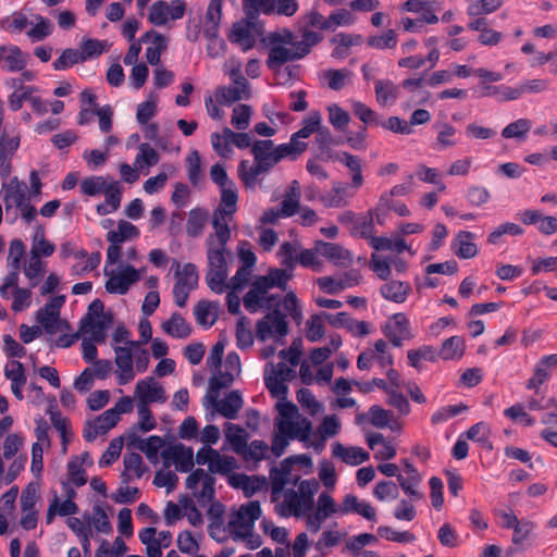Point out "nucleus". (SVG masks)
I'll return each instance as SVG.
<instances>
[{"instance_id": "nucleus-1", "label": "nucleus", "mask_w": 557, "mask_h": 557, "mask_svg": "<svg viewBox=\"0 0 557 557\" xmlns=\"http://www.w3.org/2000/svg\"><path fill=\"white\" fill-rule=\"evenodd\" d=\"M261 37L262 49H269L267 66L271 71H278L288 61L299 60L306 57L310 49L318 45L324 37Z\"/></svg>"}, {"instance_id": "nucleus-2", "label": "nucleus", "mask_w": 557, "mask_h": 557, "mask_svg": "<svg viewBox=\"0 0 557 557\" xmlns=\"http://www.w3.org/2000/svg\"><path fill=\"white\" fill-rule=\"evenodd\" d=\"M276 0H243L245 18L234 23L230 35H281L277 32L265 34L260 12L270 15L275 11Z\"/></svg>"}, {"instance_id": "nucleus-3", "label": "nucleus", "mask_w": 557, "mask_h": 557, "mask_svg": "<svg viewBox=\"0 0 557 557\" xmlns=\"http://www.w3.org/2000/svg\"><path fill=\"white\" fill-rule=\"evenodd\" d=\"M28 26L30 28L26 35H50L53 30V24L49 18L23 10L0 20V29L5 33H22Z\"/></svg>"}, {"instance_id": "nucleus-4", "label": "nucleus", "mask_w": 557, "mask_h": 557, "mask_svg": "<svg viewBox=\"0 0 557 557\" xmlns=\"http://www.w3.org/2000/svg\"><path fill=\"white\" fill-rule=\"evenodd\" d=\"M185 12L186 3L183 0H173L170 3L163 0H158L151 5L148 20L156 26H162L169 21L182 18Z\"/></svg>"}, {"instance_id": "nucleus-5", "label": "nucleus", "mask_w": 557, "mask_h": 557, "mask_svg": "<svg viewBox=\"0 0 557 557\" xmlns=\"http://www.w3.org/2000/svg\"><path fill=\"white\" fill-rule=\"evenodd\" d=\"M248 437L249 434L240 425L231 422L225 423V438L231 444L232 449L245 460L261 461V455L256 456L249 451Z\"/></svg>"}, {"instance_id": "nucleus-6", "label": "nucleus", "mask_w": 557, "mask_h": 557, "mask_svg": "<svg viewBox=\"0 0 557 557\" xmlns=\"http://www.w3.org/2000/svg\"><path fill=\"white\" fill-rule=\"evenodd\" d=\"M272 326L280 336L288 334V323L285 320L283 312L275 308L269 312L263 319L259 320L256 325V334L260 341H265L272 333Z\"/></svg>"}, {"instance_id": "nucleus-7", "label": "nucleus", "mask_w": 557, "mask_h": 557, "mask_svg": "<svg viewBox=\"0 0 557 557\" xmlns=\"http://www.w3.org/2000/svg\"><path fill=\"white\" fill-rule=\"evenodd\" d=\"M314 250L335 265L346 268L352 263L351 252L338 244L317 240Z\"/></svg>"}, {"instance_id": "nucleus-8", "label": "nucleus", "mask_w": 557, "mask_h": 557, "mask_svg": "<svg viewBox=\"0 0 557 557\" xmlns=\"http://www.w3.org/2000/svg\"><path fill=\"white\" fill-rule=\"evenodd\" d=\"M140 280V273L135 267L126 265L117 275H112L104 284L110 294L125 295L129 287Z\"/></svg>"}, {"instance_id": "nucleus-9", "label": "nucleus", "mask_w": 557, "mask_h": 557, "mask_svg": "<svg viewBox=\"0 0 557 557\" xmlns=\"http://www.w3.org/2000/svg\"><path fill=\"white\" fill-rule=\"evenodd\" d=\"M135 394L138 396L139 401L148 405L151 403H164L166 400L164 388L157 383L153 377L138 381L135 387Z\"/></svg>"}, {"instance_id": "nucleus-10", "label": "nucleus", "mask_w": 557, "mask_h": 557, "mask_svg": "<svg viewBox=\"0 0 557 557\" xmlns=\"http://www.w3.org/2000/svg\"><path fill=\"white\" fill-rule=\"evenodd\" d=\"M210 405L224 418L233 420L237 418L239 410L244 406V400L239 391H231L222 400L212 396Z\"/></svg>"}, {"instance_id": "nucleus-11", "label": "nucleus", "mask_w": 557, "mask_h": 557, "mask_svg": "<svg viewBox=\"0 0 557 557\" xmlns=\"http://www.w3.org/2000/svg\"><path fill=\"white\" fill-rule=\"evenodd\" d=\"M333 457L341 458L343 462L350 466H358L366 462L370 458V454L361 447H345L343 444L335 442L332 444Z\"/></svg>"}, {"instance_id": "nucleus-12", "label": "nucleus", "mask_w": 557, "mask_h": 557, "mask_svg": "<svg viewBox=\"0 0 557 557\" xmlns=\"http://www.w3.org/2000/svg\"><path fill=\"white\" fill-rule=\"evenodd\" d=\"M474 234L469 231H460L451 243L454 253L460 259H470L478 255V247L472 242Z\"/></svg>"}, {"instance_id": "nucleus-13", "label": "nucleus", "mask_w": 557, "mask_h": 557, "mask_svg": "<svg viewBox=\"0 0 557 557\" xmlns=\"http://www.w3.org/2000/svg\"><path fill=\"white\" fill-rule=\"evenodd\" d=\"M277 428L282 433L286 432L290 440L298 438L308 445L312 431V422L307 418H302L300 424L293 421H286L277 424Z\"/></svg>"}, {"instance_id": "nucleus-14", "label": "nucleus", "mask_w": 557, "mask_h": 557, "mask_svg": "<svg viewBox=\"0 0 557 557\" xmlns=\"http://www.w3.org/2000/svg\"><path fill=\"white\" fill-rule=\"evenodd\" d=\"M218 302L202 299L194 307V315L199 325L210 327L218 319Z\"/></svg>"}, {"instance_id": "nucleus-15", "label": "nucleus", "mask_w": 557, "mask_h": 557, "mask_svg": "<svg viewBox=\"0 0 557 557\" xmlns=\"http://www.w3.org/2000/svg\"><path fill=\"white\" fill-rule=\"evenodd\" d=\"M163 332L174 338H187L193 332L190 324L178 312H173L171 318L161 325Z\"/></svg>"}, {"instance_id": "nucleus-16", "label": "nucleus", "mask_w": 557, "mask_h": 557, "mask_svg": "<svg viewBox=\"0 0 557 557\" xmlns=\"http://www.w3.org/2000/svg\"><path fill=\"white\" fill-rule=\"evenodd\" d=\"M330 159L336 160L345 164L351 172V186L355 188H359L363 184L362 169H361V160L359 157L354 156L347 151L342 152V154H331L327 156Z\"/></svg>"}, {"instance_id": "nucleus-17", "label": "nucleus", "mask_w": 557, "mask_h": 557, "mask_svg": "<svg viewBox=\"0 0 557 557\" xmlns=\"http://www.w3.org/2000/svg\"><path fill=\"white\" fill-rule=\"evenodd\" d=\"M466 351V342L462 336H450L445 339L438 350V356L443 360H460Z\"/></svg>"}, {"instance_id": "nucleus-18", "label": "nucleus", "mask_w": 557, "mask_h": 557, "mask_svg": "<svg viewBox=\"0 0 557 557\" xmlns=\"http://www.w3.org/2000/svg\"><path fill=\"white\" fill-rule=\"evenodd\" d=\"M106 200L96 207L99 215H107L120 208L122 200V189L119 182H112L108 185V191L104 194Z\"/></svg>"}, {"instance_id": "nucleus-19", "label": "nucleus", "mask_w": 557, "mask_h": 557, "mask_svg": "<svg viewBox=\"0 0 557 557\" xmlns=\"http://www.w3.org/2000/svg\"><path fill=\"white\" fill-rule=\"evenodd\" d=\"M222 18V0H210L205 15V35H218Z\"/></svg>"}, {"instance_id": "nucleus-20", "label": "nucleus", "mask_w": 557, "mask_h": 557, "mask_svg": "<svg viewBox=\"0 0 557 557\" xmlns=\"http://www.w3.org/2000/svg\"><path fill=\"white\" fill-rule=\"evenodd\" d=\"M374 89L376 100L382 106H391L398 98L399 87L389 79H377Z\"/></svg>"}, {"instance_id": "nucleus-21", "label": "nucleus", "mask_w": 557, "mask_h": 557, "mask_svg": "<svg viewBox=\"0 0 557 557\" xmlns=\"http://www.w3.org/2000/svg\"><path fill=\"white\" fill-rule=\"evenodd\" d=\"M208 220V211L203 208H194L188 213L186 223V233L190 237H197L201 234Z\"/></svg>"}, {"instance_id": "nucleus-22", "label": "nucleus", "mask_w": 557, "mask_h": 557, "mask_svg": "<svg viewBox=\"0 0 557 557\" xmlns=\"http://www.w3.org/2000/svg\"><path fill=\"white\" fill-rule=\"evenodd\" d=\"M112 44L108 40H97L88 38L82 42L81 54L85 61L100 57L102 53L108 52Z\"/></svg>"}, {"instance_id": "nucleus-23", "label": "nucleus", "mask_w": 557, "mask_h": 557, "mask_svg": "<svg viewBox=\"0 0 557 557\" xmlns=\"http://www.w3.org/2000/svg\"><path fill=\"white\" fill-rule=\"evenodd\" d=\"M176 449L177 454L174 461L175 470L181 473L190 472L195 467L193 447L177 443Z\"/></svg>"}, {"instance_id": "nucleus-24", "label": "nucleus", "mask_w": 557, "mask_h": 557, "mask_svg": "<svg viewBox=\"0 0 557 557\" xmlns=\"http://www.w3.org/2000/svg\"><path fill=\"white\" fill-rule=\"evenodd\" d=\"M363 42L362 37H332L331 44L334 45L332 57L335 59H345L350 54V48L360 46Z\"/></svg>"}, {"instance_id": "nucleus-25", "label": "nucleus", "mask_w": 557, "mask_h": 557, "mask_svg": "<svg viewBox=\"0 0 557 557\" xmlns=\"http://www.w3.org/2000/svg\"><path fill=\"white\" fill-rule=\"evenodd\" d=\"M24 274L30 280V287H35L38 284V280L44 276V263L36 250H30V260L24 267Z\"/></svg>"}, {"instance_id": "nucleus-26", "label": "nucleus", "mask_w": 557, "mask_h": 557, "mask_svg": "<svg viewBox=\"0 0 557 557\" xmlns=\"http://www.w3.org/2000/svg\"><path fill=\"white\" fill-rule=\"evenodd\" d=\"M307 147H308V144L305 141L293 143L290 140V143H288V144H282V145H278L277 147H274L273 159H274V161H278V162L286 157H292L293 159H295L297 156H299L304 151H306Z\"/></svg>"}, {"instance_id": "nucleus-27", "label": "nucleus", "mask_w": 557, "mask_h": 557, "mask_svg": "<svg viewBox=\"0 0 557 557\" xmlns=\"http://www.w3.org/2000/svg\"><path fill=\"white\" fill-rule=\"evenodd\" d=\"M289 495L292 496L290 509L287 512L283 506H278L276 508V511L278 512L280 516L287 517L289 515H294L298 517L300 515L299 507H304L305 509L313 508V497L306 498V496H299L293 490L289 491Z\"/></svg>"}, {"instance_id": "nucleus-28", "label": "nucleus", "mask_w": 557, "mask_h": 557, "mask_svg": "<svg viewBox=\"0 0 557 557\" xmlns=\"http://www.w3.org/2000/svg\"><path fill=\"white\" fill-rule=\"evenodd\" d=\"M370 245L375 250H391L396 251L398 253L408 249L407 244L404 238L392 239L388 237L380 236V237H371Z\"/></svg>"}, {"instance_id": "nucleus-29", "label": "nucleus", "mask_w": 557, "mask_h": 557, "mask_svg": "<svg viewBox=\"0 0 557 557\" xmlns=\"http://www.w3.org/2000/svg\"><path fill=\"white\" fill-rule=\"evenodd\" d=\"M250 321L242 315L236 324V344L239 349H247L253 345L252 332L248 329Z\"/></svg>"}, {"instance_id": "nucleus-30", "label": "nucleus", "mask_w": 557, "mask_h": 557, "mask_svg": "<svg viewBox=\"0 0 557 557\" xmlns=\"http://www.w3.org/2000/svg\"><path fill=\"white\" fill-rule=\"evenodd\" d=\"M271 367H272L271 374L264 375L265 387L269 389V392L271 393V395L273 397H278V398L285 399L287 396V393H288V387L284 383V381H282L277 376L276 370L274 369V366L272 363H271Z\"/></svg>"}, {"instance_id": "nucleus-31", "label": "nucleus", "mask_w": 557, "mask_h": 557, "mask_svg": "<svg viewBox=\"0 0 557 557\" xmlns=\"http://www.w3.org/2000/svg\"><path fill=\"white\" fill-rule=\"evenodd\" d=\"M271 367H272L271 374L264 375L265 387L269 389V392L271 393V395L273 397H278V398L285 399L287 396V393H288V387L284 383V381H282L277 376L276 370L274 369V366L272 363H271Z\"/></svg>"}, {"instance_id": "nucleus-32", "label": "nucleus", "mask_w": 557, "mask_h": 557, "mask_svg": "<svg viewBox=\"0 0 557 557\" xmlns=\"http://www.w3.org/2000/svg\"><path fill=\"white\" fill-rule=\"evenodd\" d=\"M215 98L221 104H231L240 99H249L250 91H247L245 95L242 94L239 87H226L219 86L215 89Z\"/></svg>"}, {"instance_id": "nucleus-33", "label": "nucleus", "mask_w": 557, "mask_h": 557, "mask_svg": "<svg viewBox=\"0 0 557 557\" xmlns=\"http://www.w3.org/2000/svg\"><path fill=\"white\" fill-rule=\"evenodd\" d=\"M216 457H213L212 462H210V467H208V471L213 474L228 475L230 472L236 467V461L234 457L221 455L218 451Z\"/></svg>"}, {"instance_id": "nucleus-34", "label": "nucleus", "mask_w": 557, "mask_h": 557, "mask_svg": "<svg viewBox=\"0 0 557 557\" xmlns=\"http://www.w3.org/2000/svg\"><path fill=\"white\" fill-rule=\"evenodd\" d=\"M248 166V161L243 160L238 165V176L246 187H252L256 185L257 178L260 174L267 173L262 165H259L255 162V165L250 166L249 170H246Z\"/></svg>"}, {"instance_id": "nucleus-35", "label": "nucleus", "mask_w": 557, "mask_h": 557, "mask_svg": "<svg viewBox=\"0 0 557 557\" xmlns=\"http://www.w3.org/2000/svg\"><path fill=\"white\" fill-rule=\"evenodd\" d=\"M531 128V121L528 119H519L508 124L503 131L502 136L504 138H516L522 140L525 138L528 132Z\"/></svg>"}, {"instance_id": "nucleus-36", "label": "nucleus", "mask_w": 557, "mask_h": 557, "mask_svg": "<svg viewBox=\"0 0 557 557\" xmlns=\"http://www.w3.org/2000/svg\"><path fill=\"white\" fill-rule=\"evenodd\" d=\"M84 60L78 49H65L61 53V55L55 59L52 63V66L55 71L66 70L77 63H83Z\"/></svg>"}, {"instance_id": "nucleus-37", "label": "nucleus", "mask_w": 557, "mask_h": 557, "mask_svg": "<svg viewBox=\"0 0 557 557\" xmlns=\"http://www.w3.org/2000/svg\"><path fill=\"white\" fill-rule=\"evenodd\" d=\"M381 295L392 301L403 302L406 299V286L398 281H392L381 286Z\"/></svg>"}, {"instance_id": "nucleus-38", "label": "nucleus", "mask_w": 557, "mask_h": 557, "mask_svg": "<svg viewBox=\"0 0 557 557\" xmlns=\"http://www.w3.org/2000/svg\"><path fill=\"white\" fill-rule=\"evenodd\" d=\"M504 0H478L471 2L467 12L469 16L490 14L503 5Z\"/></svg>"}, {"instance_id": "nucleus-39", "label": "nucleus", "mask_w": 557, "mask_h": 557, "mask_svg": "<svg viewBox=\"0 0 557 557\" xmlns=\"http://www.w3.org/2000/svg\"><path fill=\"white\" fill-rule=\"evenodd\" d=\"M27 55H24L17 46H11L8 48L5 55V69L10 72L22 71L27 63Z\"/></svg>"}, {"instance_id": "nucleus-40", "label": "nucleus", "mask_w": 557, "mask_h": 557, "mask_svg": "<svg viewBox=\"0 0 557 557\" xmlns=\"http://www.w3.org/2000/svg\"><path fill=\"white\" fill-rule=\"evenodd\" d=\"M468 409L469 407L462 403L442 407L432 414L431 422L433 424L445 422L450 418L466 412Z\"/></svg>"}, {"instance_id": "nucleus-41", "label": "nucleus", "mask_w": 557, "mask_h": 557, "mask_svg": "<svg viewBox=\"0 0 557 557\" xmlns=\"http://www.w3.org/2000/svg\"><path fill=\"white\" fill-rule=\"evenodd\" d=\"M238 200L237 190L233 182H230V185L221 188V202L222 205L230 208V210L218 209L220 215L224 214H233L236 211V205Z\"/></svg>"}, {"instance_id": "nucleus-42", "label": "nucleus", "mask_w": 557, "mask_h": 557, "mask_svg": "<svg viewBox=\"0 0 557 557\" xmlns=\"http://www.w3.org/2000/svg\"><path fill=\"white\" fill-rule=\"evenodd\" d=\"M108 185L102 176H91L84 178L81 183L82 193L87 196H96L108 191Z\"/></svg>"}, {"instance_id": "nucleus-43", "label": "nucleus", "mask_w": 557, "mask_h": 557, "mask_svg": "<svg viewBox=\"0 0 557 557\" xmlns=\"http://www.w3.org/2000/svg\"><path fill=\"white\" fill-rule=\"evenodd\" d=\"M104 312V305L99 298L94 299L89 306L85 317L79 321V331L87 332V326H91L96 318H99Z\"/></svg>"}, {"instance_id": "nucleus-44", "label": "nucleus", "mask_w": 557, "mask_h": 557, "mask_svg": "<svg viewBox=\"0 0 557 557\" xmlns=\"http://www.w3.org/2000/svg\"><path fill=\"white\" fill-rule=\"evenodd\" d=\"M215 483L216 479L214 475L207 478V480L202 482V488L193 492V496L202 507H205L207 503L214 500L216 494Z\"/></svg>"}, {"instance_id": "nucleus-45", "label": "nucleus", "mask_w": 557, "mask_h": 557, "mask_svg": "<svg viewBox=\"0 0 557 557\" xmlns=\"http://www.w3.org/2000/svg\"><path fill=\"white\" fill-rule=\"evenodd\" d=\"M322 312L320 314H312L307 321L306 337L309 342L315 343L320 341L325 334V327L322 323Z\"/></svg>"}, {"instance_id": "nucleus-46", "label": "nucleus", "mask_w": 557, "mask_h": 557, "mask_svg": "<svg viewBox=\"0 0 557 557\" xmlns=\"http://www.w3.org/2000/svg\"><path fill=\"white\" fill-rule=\"evenodd\" d=\"M252 114V109L248 104H237L232 114V125L240 131H244L248 127L250 117Z\"/></svg>"}, {"instance_id": "nucleus-47", "label": "nucleus", "mask_w": 557, "mask_h": 557, "mask_svg": "<svg viewBox=\"0 0 557 557\" xmlns=\"http://www.w3.org/2000/svg\"><path fill=\"white\" fill-rule=\"evenodd\" d=\"M226 277L227 271L225 270L208 269L206 274V282L213 293L222 294L226 287Z\"/></svg>"}, {"instance_id": "nucleus-48", "label": "nucleus", "mask_w": 557, "mask_h": 557, "mask_svg": "<svg viewBox=\"0 0 557 557\" xmlns=\"http://www.w3.org/2000/svg\"><path fill=\"white\" fill-rule=\"evenodd\" d=\"M352 112L364 124L375 126H379L381 124V117L377 115V113L360 101L354 102Z\"/></svg>"}, {"instance_id": "nucleus-49", "label": "nucleus", "mask_w": 557, "mask_h": 557, "mask_svg": "<svg viewBox=\"0 0 557 557\" xmlns=\"http://www.w3.org/2000/svg\"><path fill=\"white\" fill-rule=\"evenodd\" d=\"M123 437L113 438L99 459L100 467L111 466L121 455Z\"/></svg>"}, {"instance_id": "nucleus-50", "label": "nucleus", "mask_w": 557, "mask_h": 557, "mask_svg": "<svg viewBox=\"0 0 557 557\" xmlns=\"http://www.w3.org/2000/svg\"><path fill=\"white\" fill-rule=\"evenodd\" d=\"M330 123L339 131H343L349 123L350 116L347 111L338 104L333 103L327 107Z\"/></svg>"}, {"instance_id": "nucleus-51", "label": "nucleus", "mask_w": 557, "mask_h": 557, "mask_svg": "<svg viewBox=\"0 0 557 557\" xmlns=\"http://www.w3.org/2000/svg\"><path fill=\"white\" fill-rule=\"evenodd\" d=\"M297 400L306 409H308L311 416L317 414L322 408L312 392L309 388L302 387L297 391Z\"/></svg>"}, {"instance_id": "nucleus-52", "label": "nucleus", "mask_w": 557, "mask_h": 557, "mask_svg": "<svg viewBox=\"0 0 557 557\" xmlns=\"http://www.w3.org/2000/svg\"><path fill=\"white\" fill-rule=\"evenodd\" d=\"M143 447L139 450L143 451L150 461H156L158 458L159 449L165 445L162 437L158 435H150L147 441L140 442Z\"/></svg>"}, {"instance_id": "nucleus-53", "label": "nucleus", "mask_w": 557, "mask_h": 557, "mask_svg": "<svg viewBox=\"0 0 557 557\" xmlns=\"http://www.w3.org/2000/svg\"><path fill=\"white\" fill-rule=\"evenodd\" d=\"M239 510L246 518L247 530H251L255 525V522L261 517L262 509L259 500H251L247 504H243L239 507Z\"/></svg>"}, {"instance_id": "nucleus-54", "label": "nucleus", "mask_w": 557, "mask_h": 557, "mask_svg": "<svg viewBox=\"0 0 557 557\" xmlns=\"http://www.w3.org/2000/svg\"><path fill=\"white\" fill-rule=\"evenodd\" d=\"M125 471H134L137 479H140L147 471L143 457L138 453H128L124 455Z\"/></svg>"}, {"instance_id": "nucleus-55", "label": "nucleus", "mask_w": 557, "mask_h": 557, "mask_svg": "<svg viewBox=\"0 0 557 557\" xmlns=\"http://www.w3.org/2000/svg\"><path fill=\"white\" fill-rule=\"evenodd\" d=\"M377 534L381 536V537H384L388 541H393V542H397V543H407V542H412L416 540V536L414 534L408 532V531H404V532H398V531H395L393 530L391 527H387V525H381L377 528Z\"/></svg>"}, {"instance_id": "nucleus-56", "label": "nucleus", "mask_w": 557, "mask_h": 557, "mask_svg": "<svg viewBox=\"0 0 557 557\" xmlns=\"http://www.w3.org/2000/svg\"><path fill=\"white\" fill-rule=\"evenodd\" d=\"M466 198L471 206L480 207L488 202L491 194L485 187L473 185L467 189Z\"/></svg>"}, {"instance_id": "nucleus-57", "label": "nucleus", "mask_w": 557, "mask_h": 557, "mask_svg": "<svg viewBox=\"0 0 557 557\" xmlns=\"http://www.w3.org/2000/svg\"><path fill=\"white\" fill-rule=\"evenodd\" d=\"M137 412L140 417V421L137 424V428L143 432H149L153 430L157 425L152 411L149 409L148 404H144L138 400L137 404Z\"/></svg>"}, {"instance_id": "nucleus-58", "label": "nucleus", "mask_w": 557, "mask_h": 557, "mask_svg": "<svg viewBox=\"0 0 557 557\" xmlns=\"http://www.w3.org/2000/svg\"><path fill=\"white\" fill-rule=\"evenodd\" d=\"M369 413L371 424L379 429H384L388 426L393 418V414L388 410H385L384 408L377 405L371 406L369 409Z\"/></svg>"}, {"instance_id": "nucleus-59", "label": "nucleus", "mask_w": 557, "mask_h": 557, "mask_svg": "<svg viewBox=\"0 0 557 557\" xmlns=\"http://www.w3.org/2000/svg\"><path fill=\"white\" fill-rule=\"evenodd\" d=\"M67 471L73 484L77 487H81L87 483L86 471L78 463L77 456L72 457L67 462Z\"/></svg>"}, {"instance_id": "nucleus-60", "label": "nucleus", "mask_w": 557, "mask_h": 557, "mask_svg": "<svg viewBox=\"0 0 557 557\" xmlns=\"http://www.w3.org/2000/svg\"><path fill=\"white\" fill-rule=\"evenodd\" d=\"M187 176L191 185H197L198 181L201 176V162H200V156L197 150H193L187 156Z\"/></svg>"}, {"instance_id": "nucleus-61", "label": "nucleus", "mask_w": 557, "mask_h": 557, "mask_svg": "<svg viewBox=\"0 0 557 557\" xmlns=\"http://www.w3.org/2000/svg\"><path fill=\"white\" fill-rule=\"evenodd\" d=\"M302 354V339L297 337L293 341L290 347L288 349H282L278 352V356L283 359L288 360L290 366L296 367L300 362V357Z\"/></svg>"}, {"instance_id": "nucleus-62", "label": "nucleus", "mask_w": 557, "mask_h": 557, "mask_svg": "<svg viewBox=\"0 0 557 557\" xmlns=\"http://www.w3.org/2000/svg\"><path fill=\"white\" fill-rule=\"evenodd\" d=\"M337 511L338 509L333 497L330 494L322 492L318 498V507L315 513L326 519Z\"/></svg>"}, {"instance_id": "nucleus-63", "label": "nucleus", "mask_w": 557, "mask_h": 557, "mask_svg": "<svg viewBox=\"0 0 557 557\" xmlns=\"http://www.w3.org/2000/svg\"><path fill=\"white\" fill-rule=\"evenodd\" d=\"M194 288H191L188 285V282L186 281V278H178L175 282L174 287H173V297H174L175 305L178 306L180 308L185 307L188 296H189V293Z\"/></svg>"}, {"instance_id": "nucleus-64", "label": "nucleus", "mask_w": 557, "mask_h": 557, "mask_svg": "<svg viewBox=\"0 0 557 557\" xmlns=\"http://www.w3.org/2000/svg\"><path fill=\"white\" fill-rule=\"evenodd\" d=\"M341 431V422L335 414L325 416L318 426L319 435H323L325 437H332L338 434Z\"/></svg>"}]
</instances>
